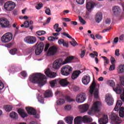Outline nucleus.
<instances>
[{"mask_svg": "<svg viewBox=\"0 0 124 124\" xmlns=\"http://www.w3.org/2000/svg\"><path fill=\"white\" fill-rule=\"evenodd\" d=\"M29 79L31 83L38 84L40 86H44L47 82L45 75L39 73L32 74L29 76Z\"/></svg>", "mask_w": 124, "mask_h": 124, "instance_id": "obj_1", "label": "nucleus"}, {"mask_svg": "<svg viewBox=\"0 0 124 124\" xmlns=\"http://www.w3.org/2000/svg\"><path fill=\"white\" fill-rule=\"evenodd\" d=\"M108 84L109 86H110V87H112L113 91L115 92L117 94H121L123 92V94L120 95V97L124 102V89L121 86V85L118 84L114 87L115 82L112 80L108 81Z\"/></svg>", "mask_w": 124, "mask_h": 124, "instance_id": "obj_2", "label": "nucleus"}, {"mask_svg": "<svg viewBox=\"0 0 124 124\" xmlns=\"http://www.w3.org/2000/svg\"><path fill=\"white\" fill-rule=\"evenodd\" d=\"M95 87H96V83L95 82V80H94V79H93L91 85L90 86L89 93L91 94V95H93V92H94V98H96V99H97V98H98L99 92L98 89L95 88Z\"/></svg>", "mask_w": 124, "mask_h": 124, "instance_id": "obj_3", "label": "nucleus"}, {"mask_svg": "<svg viewBox=\"0 0 124 124\" xmlns=\"http://www.w3.org/2000/svg\"><path fill=\"white\" fill-rule=\"evenodd\" d=\"M123 105V102L121 100H118L116 102V106L114 108V110L115 111H119V117L120 118L124 117V107L121 106Z\"/></svg>", "mask_w": 124, "mask_h": 124, "instance_id": "obj_4", "label": "nucleus"}, {"mask_svg": "<svg viewBox=\"0 0 124 124\" xmlns=\"http://www.w3.org/2000/svg\"><path fill=\"white\" fill-rule=\"evenodd\" d=\"M100 102L97 101L93 104L91 109L89 110L88 112V115H90V116H93L94 113H96V112H99V109H98V107L100 106Z\"/></svg>", "mask_w": 124, "mask_h": 124, "instance_id": "obj_5", "label": "nucleus"}, {"mask_svg": "<svg viewBox=\"0 0 124 124\" xmlns=\"http://www.w3.org/2000/svg\"><path fill=\"white\" fill-rule=\"evenodd\" d=\"M72 70H73V69L71 66L68 65H66L62 68L61 72L62 75H63L64 76H68V75L71 73Z\"/></svg>", "mask_w": 124, "mask_h": 124, "instance_id": "obj_6", "label": "nucleus"}, {"mask_svg": "<svg viewBox=\"0 0 124 124\" xmlns=\"http://www.w3.org/2000/svg\"><path fill=\"white\" fill-rule=\"evenodd\" d=\"M110 120L111 124H120L122 123V120L120 119L118 114L113 112L110 114Z\"/></svg>", "mask_w": 124, "mask_h": 124, "instance_id": "obj_7", "label": "nucleus"}, {"mask_svg": "<svg viewBox=\"0 0 124 124\" xmlns=\"http://www.w3.org/2000/svg\"><path fill=\"white\" fill-rule=\"evenodd\" d=\"M35 47H36L35 54L37 55H40L43 51V49H44V44L43 42H40L39 44L37 43L35 45Z\"/></svg>", "mask_w": 124, "mask_h": 124, "instance_id": "obj_8", "label": "nucleus"}, {"mask_svg": "<svg viewBox=\"0 0 124 124\" xmlns=\"http://www.w3.org/2000/svg\"><path fill=\"white\" fill-rule=\"evenodd\" d=\"M13 37L12 33L8 32L1 37V41L3 43H7L12 40Z\"/></svg>", "mask_w": 124, "mask_h": 124, "instance_id": "obj_9", "label": "nucleus"}, {"mask_svg": "<svg viewBox=\"0 0 124 124\" xmlns=\"http://www.w3.org/2000/svg\"><path fill=\"white\" fill-rule=\"evenodd\" d=\"M57 83H58V85H61L62 87H65L68 85H70V82L68 81V78H59L56 79Z\"/></svg>", "mask_w": 124, "mask_h": 124, "instance_id": "obj_10", "label": "nucleus"}, {"mask_svg": "<svg viewBox=\"0 0 124 124\" xmlns=\"http://www.w3.org/2000/svg\"><path fill=\"white\" fill-rule=\"evenodd\" d=\"M16 7V4L14 2L11 1L6 2L4 5V7L7 11H11L13 10Z\"/></svg>", "mask_w": 124, "mask_h": 124, "instance_id": "obj_11", "label": "nucleus"}, {"mask_svg": "<svg viewBox=\"0 0 124 124\" xmlns=\"http://www.w3.org/2000/svg\"><path fill=\"white\" fill-rule=\"evenodd\" d=\"M36 37L32 36H28L24 38V41L27 44H31V45L36 43L37 41Z\"/></svg>", "mask_w": 124, "mask_h": 124, "instance_id": "obj_12", "label": "nucleus"}, {"mask_svg": "<svg viewBox=\"0 0 124 124\" xmlns=\"http://www.w3.org/2000/svg\"><path fill=\"white\" fill-rule=\"evenodd\" d=\"M86 100V93H80L78 94L76 97V101L78 103H82Z\"/></svg>", "mask_w": 124, "mask_h": 124, "instance_id": "obj_13", "label": "nucleus"}, {"mask_svg": "<svg viewBox=\"0 0 124 124\" xmlns=\"http://www.w3.org/2000/svg\"><path fill=\"white\" fill-rule=\"evenodd\" d=\"M0 25L2 28H11V26L9 24V21L6 18H0Z\"/></svg>", "mask_w": 124, "mask_h": 124, "instance_id": "obj_14", "label": "nucleus"}, {"mask_svg": "<svg viewBox=\"0 0 124 124\" xmlns=\"http://www.w3.org/2000/svg\"><path fill=\"white\" fill-rule=\"evenodd\" d=\"M62 64H62V59H59L54 62L53 63V67L54 69H59Z\"/></svg>", "mask_w": 124, "mask_h": 124, "instance_id": "obj_15", "label": "nucleus"}, {"mask_svg": "<svg viewBox=\"0 0 124 124\" xmlns=\"http://www.w3.org/2000/svg\"><path fill=\"white\" fill-rule=\"evenodd\" d=\"M58 52V47L55 46H52L49 47L47 51V56H54Z\"/></svg>", "mask_w": 124, "mask_h": 124, "instance_id": "obj_16", "label": "nucleus"}, {"mask_svg": "<svg viewBox=\"0 0 124 124\" xmlns=\"http://www.w3.org/2000/svg\"><path fill=\"white\" fill-rule=\"evenodd\" d=\"M108 116L104 115L101 119H99L98 123L99 124H106L108 123Z\"/></svg>", "mask_w": 124, "mask_h": 124, "instance_id": "obj_17", "label": "nucleus"}, {"mask_svg": "<svg viewBox=\"0 0 124 124\" xmlns=\"http://www.w3.org/2000/svg\"><path fill=\"white\" fill-rule=\"evenodd\" d=\"M90 106L88 104H85L79 106V109L81 113H85L89 110Z\"/></svg>", "mask_w": 124, "mask_h": 124, "instance_id": "obj_18", "label": "nucleus"}, {"mask_svg": "<svg viewBox=\"0 0 124 124\" xmlns=\"http://www.w3.org/2000/svg\"><path fill=\"white\" fill-rule=\"evenodd\" d=\"M45 73L47 77H49V78H55V77H56V73L51 72L50 69H46Z\"/></svg>", "mask_w": 124, "mask_h": 124, "instance_id": "obj_19", "label": "nucleus"}, {"mask_svg": "<svg viewBox=\"0 0 124 124\" xmlns=\"http://www.w3.org/2000/svg\"><path fill=\"white\" fill-rule=\"evenodd\" d=\"M26 110L29 115H35L36 114V110L31 107H26Z\"/></svg>", "mask_w": 124, "mask_h": 124, "instance_id": "obj_20", "label": "nucleus"}, {"mask_svg": "<svg viewBox=\"0 0 124 124\" xmlns=\"http://www.w3.org/2000/svg\"><path fill=\"white\" fill-rule=\"evenodd\" d=\"M112 11L115 16H118L120 15V13H121V8L118 6H115L112 8Z\"/></svg>", "mask_w": 124, "mask_h": 124, "instance_id": "obj_21", "label": "nucleus"}, {"mask_svg": "<svg viewBox=\"0 0 124 124\" xmlns=\"http://www.w3.org/2000/svg\"><path fill=\"white\" fill-rule=\"evenodd\" d=\"M94 19L96 23L99 24V23H100V22H101V20H102V13L100 12H98L95 16Z\"/></svg>", "mask_w": 124, "mask_h": 124, "instance_id": "obj_22", "label": "nucleus"}, {"mask_svg": "<svg viewBox=\"0 0 124 124\" xmlns=\"http://www.w3.org/2000/svg\"><path fill=\"white\" fill-rule=\"evenodd\" d=\"M106 102H107L108 105H109V106L113 105L114 104V100L111 95H108V96H106Z\"/></svg>", "mask_w": 124, "mask_h": 124, "instance_id": "obj_23", "label": "nucleus"}, {"mask_svg": "<svg viewBox=\"0 0 124 124\" xmlns=\"http://www.w3.org/2000/svg\"><path fill=\"white\" fill-rule=\"evenodd\" d=\"M17 112L18 114H19L20 116H21V117L23 119L28 117V114L26 113V111H25V110L23 108H19L17 110Z\"/></svg>", "mask_w": 124, "mask_h": 124, "instance_id": "obj_24", "label": "nucleus"}, {"mask_svg": "<svg viewBox=\"0 0 124 124\" xmlns=\"http://www.w3.org/2000/svg\"><path fill=\"white\" fill-rule=\"evenodd\" d=\"M82 82L84 85H88L91 82V77L88 76H84L82 78Z\"/></svg>", "mask_w": 124, "mask_h": 124, "instance_id": "obj_25", "label": "nucleus"}, {"mask_svg": "<svg viewBox=\"0 0 124 124\" xmlns=\"http://www.w3.org/2000/svg\"><path fill=\"white\" fill-rule=\"evenodd\" d=\"M82 120L84 124H89V123H92V122H93V118L87 115L84 116L82 117Z\"/></svg>", "mask_w": 124, "mask_h": 124, "instance_id": "obj_26", "label": "nucleus"}, {"mask_svg": "<svg viewBox=\"0 0 124 124\" xmlns=\"http://www.w3.org/2000/svg\"><path fill=\"white\" fill-rule=\"evenodd\" d=\"M81 74V71L79 70L75 71L72 74V79L73 80H75L79 77V75Z\"/></svg>", "mask_w": 124, "mask_h": 124, "instance_id": "obj_27", "label": "nucleus"}, {"mask_svg": "<svg viewBox=\"0 0 124 124\" xmlns=\"http://www.w3.org/2000/svg\"><path fill=\"white\" fill-rule=\"evenodd\" d=\"M94 6V2H87L86 3V9L88 11L91 12V10L93 9Z\"/></svg>", "mask_w": 124, "mask_h": 124, "instance_id": "obj_28", "label": "nucleus"}, {"mask_svg": "<svg viewBox=\"0 0 124 124\" xmlns=\"http://www.w3.org/2000/svg\"><path fill=\"white\" fill-rule=\"evenodd\" d=\"M82 122H83L82 116H78L74 120V124H82Z\"/></svg>", "mask_w": 124, "mask_h": 124, "instance_id": "obj_29", "label": "nucleus"}, {"mask_svg": "<svg viewBox=\"0 0 124 124\" xmlns=\"http://www.w3.org/2000/svg\"><path fill=\"white\" fill-rule=\"evenodd\" d=\"M73 119H74V117H73V116H68L65 118V120L67 124H73Z\"/></svg>", "mask_w": 124, "mask_h": 124, "instance_id": "obj_30", "label": "nucleus"}, {"mask_svg": "<svg viewBox=\"0 0 124 124\" xmlns=\"http://www.w3.org/2000/svg\"><path fill=\"white\" fill-rule=\"evenodd\" d=\"M74 59L73 56H69L67 57L64 62H62V64H65L66 63H68V62H70L71 61H73Z\"/></svg>", "mask_w": 124, "mask_h": 124, "instance_id": "obj_31", "label": "nucleus"}, {"mask_svg": "<svg viewBox=\"0 0 124 124\" xmlns=\"http://www.w3.org/2000/svg\"><path fill=\"white\" fill-rule=\"evenodd\" d=\"M64 103H65V100L63 98H60L56 101V105L57 106L63 105Z\"/></svg>", "mask_w": 124, "mask_h": 124, "instance_id": "obj_32", "label": "nucleus"}, {"mask_svg": "<svg viewBox=\"0 0 124 124\" xmlns=\"http://www.w3.org/2000/svg\"><path fill=\"white\" fill-rule=\"evenodd\" d=\"M53 94L50 90H46L44 93L45 97H52Z\"/></svg>", "mask_w": 124, "mask_h": 124, "instance_id": "obj_33", "label": "nucleus"}, {"mask_svg": "<svg viewBox=\"0 0 124 124\" xmlns=\"http://www.w3.org/2000/svg\"><path fill=\"white\" fill-rule=\"evenodd\" d=\"M10 116L12 119H14V120H17L18 119V114L14 111H12L10 114Z\"/></svg>", "mask_w": 124, "mask_h": 124, "instance_id": "obj_34", "label": "nucleus"}, {"mask_svg": "<svg viewBox=\"0 0 124 124\" xmlns=\"http://www.w3.org/2000/svg\"><path fill=\"white\" fill-rule=\"evenodd\" d=\"M50 84V86L51 87H55V86H56V85H59V83H58L57 82V78L53 80H51L49 82Z\"/></svg>", "mask_w": 124, "mask_h": 124, "instance_id": "obj_35", "label": "nucleus"}, {"mask_svg": "<svg viewBox=\"0 0 124 124\" xmlns=\"http://www.w3.org/2000/svg\"><path fill=\"white\" fill-rule=\"evenodd\" d=\"M124 73V65H120L118 67V73Z\"/></svg>", "mask_w": 124, "mask_h": 124, "instance_id": "obj_36", "label": "nucleus"}, {"mask_svg": "<svg viewBox=\"0 0 124 124\" xmlns=\"http://www.w3.org/2000/svg\"><path fill=\"white\" fill-rule=\"evenodd\" d=\"M65 98L68 102H73V101H75V99H72V98L68 95H66Z\"/></svg>", "mask_w": 124, "mask_h": 124, "instance_id": "obj_37", "label": "nucleus"}, {"mask_svg": "<svg viewBox=\"0 0 124 124\" xmlns=\"http://www.w3.org/2000/svg\"><path fill=\"white\" fill-rule=\"evenodd\" d=\"M12 106L11 105H7L5 107V109L6 112H10V111H12Z\"/></svg>", "mask_w": 124, "mask_h": 124, "instance_id": "obj_38", "label": "nucleus"}, {"mask_svg": "<svg viewBox=\"0 0 124 124\" xmlns=\"http://www.w3.org/2000/svg\"><path fill=\"white\" fill-rule=\"evenodd\" d=\"M78 20L79 22H80L81 24L82 25H86V20H84V19H83L81 16H78Z\"/></svg>", "mask_w": 124, "mask_h": 124, "instance_id": "obj_39", "label": "nucleus"}, {"mask_svg": "<svg viewBox=\"0 0 124 124\" xmlns=\"http://www.w3.org/2000/svg\"><path fill=\"white\" fill-rule=\"evenodd\" d=\"M45 33H46V31H39L36 32V34L39 36L43 35L44 34H45Z\"/></svg>", "mask_w": 124, "mask_h": 124, "instance_id": "obj_40", "label": "nucleus"}, {"mask_svg": "<svg viewBox=\"0 0 124 124\" xmlns=\"http://www.w3.org/2000/svg\"><path fill=\"white\" fill-rule=\"evenodd\" d=\"M72 42H70V43L72 46H76L77 45H78L77 42L76 41L74 38H72Z\"/></svg>", "mask_w": 124, "mask_h": 124, "instance_id": "obj_41", "label": "nucleus"}, {"mask_svg": "<svg viewBox=\"0 0 124 124\" xmlns=\"http://www.w3.org/2000/svg\"><path fill=\"white\" fill-rule=\"evenodd\" d=\"M71 108H72V107H71L70 105H67L64 107V109L66 111H70Z\"/></svg>", "mask_w": 124, "mask_h": 124, "instance_id": "obj_42", "label": "nucleus"}, {"mask_svg": "<svg viewBox=\"0 0 124 124\" xmlns=\"http://www.w3.org/2000/svg\"><path fill=\"white\" fill-rule=\"evenodd\" d=\"M62 35H64V36H66L68 38H69L70 39H72V37H71V36H70L69 34L65 32L62 33Z\"/></svg>", "mask_w": 124, "mask_h": 124, "instance_id": "obj_43", "label": "nucleus"}, {"mask_svg": "<svg viewBox=\"0 0 124 124\" xmlns=\"http://www.w3.org/2000/svg\"><path fill=\"white\" fill-rule=\"evenodd\" d=\"M42 7H43V4H42V3L38 4L35 6L36 9H37L38 10H39V9H41V8H42Z\"/></svg>", "mask_w": 124, "mask_h": 124, "instance_id": "obj_44", "label": "nucleus"}, {"mask_svg": "<svg viewBox=\"0 0 124 124\" xmlns=\"http://www.w3.org/2000/svg\"><path fill=\"white\" fill-rule=\"evenodd\" d=\"M10 70L12 72H16V71H18V69H17V67L15 66H12L10 68Z\"/></svg>", "mask_w": 124, "mask_h": 124, "instance_id": "obj_45", "label": "nucleus"}, {"mask_svg": "<svg viewBox=\"0 0 124 124\" xmlns=\"http://www.w3.org/2000/svg\"><path fill=\"white\" fill-rule=\"evenodd\" d=\"M16 52H17V49L14 48L10 50V54H11V55H15Z\"/></svg>", "mask_w": 124, "mask_h": 124, "instance_id": "obj_46", "label": "nucleus"}, {"mask_svg": "<svg viewBox=\"0 0 124 124\" xmlns=\"http://www.w3.org/2000/svg\"><path fill=\"white\" fill-rule=\"evenodd\" d=\"M35 48V46L28 48V52L29 53H31V52H34V49Z\"/></svg>", "mask_w": 124, "mask_h": 124, "instance_id": "obj_47", "label": "nucleus"}, {"mask_svg": "<svg viewBox=\"0 0 124 124\" xmlns=\"http://www.w3.org/2000/svg\"><path fill=\"white\" fill-rule=\"evenodd\" d=\"M21 75H22V76H23V77H28V74H27V72L25 71L21 72Z\"/></svg>", "mask_w": 124, "mask_h": 124, "instance_id": "obj_48", "label": "nucleus"}, {"mask_svg": "<svg viewBox=\"0 0 124 124\" xmlns=\"http://www.w3.org/2000/svg\"><path fill=\"white\" fill-rule=\"evenodd\" d=\"M76 1L78 4H83L85 0H76Z\"/></svg>", "mask_w": 124, "mask_h": 124, "instance_id": "obj_49", "label": "nucleus"}, {"mask_svg": "<svg viewBox=\"0 0 124 124\" xmlns=\"http://www.w3.org/2000/svg\"><path fill=\"white\" fill-rule=\"evenodd\" d=\"M120 79L121 85H122V86H124V77H123V76L120 77Z\"/></svg>", "mask_w": 124, "mask_h": 124, "instance_id": "obj_50", "label": "nucleus"}, {"mask_svg": "<svg viewBox=\"0 0 124 124\" xmlns=\"http://www.w3.org/2000/svg\"><path fill=\"white\" fill-rule=\"evenodd\" d=\"M102 59H104L105 60V63H107V64H108V63H109V60H108V58H107L105 56H102Z\"/></svg>", "mask_w": 124, "mask_h": 124, "instance_id": "obj_51", "label": "nucleus"}, {"mask_svg": "<svg viewBox=\"0 0 124 124\" xmlns=\"http://www.w3.org/2000/svg\"><path fill=\"white\" fill-rule=\"evenodd\" d=\"M49 47H50V44H46L45 46V52H47Z\"/></svg>", "mask_w": 124, "mask_h": 124, "instance_id": "obj_52", "label": "nucleus"}, {"mask_svg": "<svg viewBox=\"0 0 124 124\" xmlns=\"http://www.w3.org/2000/svg\"><path fill=\"white\" fill-rule=\"evenodd\" d=\"M24 24L25 25V28H28L29 27H30V22H29V21H26L24 22Z\"/></svg>", "mask_w": 124, "mask_h": 124, "instance_id": "obj_53", "label": "nucleus"}, {"mask_svg": "<svg viewBox=\"0 0 124 124\" xmlns=\"http://www.w3.org/2000/svg\"><path fill=\"white\" fill-rule=\"evenodd\" d=\"M45 13L47 15H51V10H50L49 8H47L45 11Z\"/></svg>", "mask_w": 124, "mask_h": 124, "instance_id": "obj_54", "label": "nucleus"}, {"mask_svg": "<svg viewBox=\"0 0 124 124\" xmlns=\"http://www.w3.org/2000/svg\"><path fill=\"white\" fill-rule=\"evenodd\" d=\"M85 54H86V50H83L81 51V53L80 54V58H83L85 56Z\"/></svg>", "mask_w": 124, "mask_h": 124, "instance_id": "obj_55", "label": "nucleus"}, {"mask_svg": "<svg viewBox=\"0 0 124 124\" xmlns=\"http://www.w3.org/2000/svg\"><path fill=\"white\" fill-rule=\"evenodd\" d=\"M3 88H4V85L3 84V83L0 81V93H1L0 91H1V90H2V89H3Z\"/></svg>", "mask_w": 124, "mask_h": 124, "instance_id": "obj_56", "label": "nucleus"}, {"mask_svg": "<svg viewBox=\"0 0 124 124\" xmlns=\"http://www.w3.org/2000/svg\"><path fill=\"white\" fill-rule=\"evenodd\" d=\"M64 42V40L62 39H60L58 40V44L60 45H62V44H63V43Z\"/></svg>", "mask_w": 124, "mask_h": 124, "instance_id": "obj_57", "label": "nucleus"}, {"mask_svg": "<svg viewBox=\"0 0 124 124\" xmlns=\"http://www.w3.org/2000/svg\"><path fill=\"white\" fill-rule=\"evenodd\" d=\"M49 41H55V37L52 36H50L47 38Z\"/></svg>", "mask_w": 124, "mask_h": 124, "instance_id": "obj_58", "label": "nucleus"}, {"mask_svg": "<svg viewBox=\"0 0 124 124\" xmlns=\"http://www.w3.org/2000/svg\"><path fill=\"white\" fill-rule=\"evenodd\" d=\"M115 70V64H112V65H111L110 66V67L109 68V70L111 71V70Z\"/></svg>", "mask_w": 124, "mask_h": 124, "instance_id": "obj_59", "label": "nucleus"}, {"mask_svg": "<svg viewBox=\"0 0 124 124\" xmlns=\"http://www.w3.org/2000/svg\"><path fill=\"white\" fill-rule=\"evenodd\" d=\"M115 55L117 57H119V56H120V50L118 49H116Z\"/></svg>", "mask_w": 124, "mask_h": 124, "instance_id": "obj_60", "label": "nucleus"}, {"mask_svg": "<svg viewBox=\"0 0 124 124\" xmlns=\"http://www.w3.org/2000/svg\"><path fill=\"white\" fill-rule=\"evenodd\" d=\"M95 37L97 39H102V36L99 34H96Z\"/></svg>", "mask_w": 124, "mask_h": 124, "instance_id": "obj_61", "label": "nucleus"}, {"mask_svg": "<svg viewBox=\"0 0 124 124\" xmlns=\"http://www.w3.org/2000/svg\"><path fill=\"white\" fill-rule=\"evenodd\" d=\"M79 90V87L78 86H75L73 88V90L74 91V92H78Z\"/></svg>", "mask_w": 124, "mask_h": 124, "instance_id": "obj_62", "label": "nucleus"}, {"mask_svg": "<svg viewBox=\"0 0 124 124\" xmlns=\"http://www.w3.org/2000/svg\"><path fill=\"white\" fill-rule=\"evenodd\" d=\"M63 46H65V47H68V43H67L65 41H64V43L62 44Z\"/></svg>", "mask_w": 124, "mask_h": 124, "instance_id": "obj_63", "label": "nucleus"}, {"mask_svg": "<svg viewBox=\"0 0 124 124\" xmlns=\"http://www.w3.org/2000/svg\"><path fill=\"white\" fill-rule=\"evenodd\" d=\"M57 124H65V123H64V122L62 120H60L59 121H58Z\"/></svg>", "mask_w": 124, "mask_h": 124, "instance_id": "obj_64", "label": "nucleus"}]
</instances>
